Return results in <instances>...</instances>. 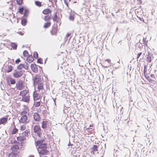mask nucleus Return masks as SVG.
I'll return each instance as SVG.
<instances>
[{"instance_id":"obj_12","label":"nucleus","mask_w":157,"mask_h":157,"mask_svg":"<svg viewBox=\"0 0 157 157\" xmlns=\"http://www.w3.org/2000/svg\"><path fill=\"white\" fill-rule=\"evenodd\" d=\"M13 69V67L11 65H8L7 67H5L4 70H5V71L7 73H9L11 72Z\"/></svg>"},{"instance_id":"obj_31","label":"nucleus","mask_w":157,"mask_h":157,"mask_svg":"<svg viewBox=\"0 0 157 157\" xmlns=\"http://www.w3.org/2000/svg\"><path fill=\"white\" fill-rule=\"evenodd\" d=\"M25 63H20L17 67V69L18 70H23L22 68L25 69Z\"/></svg>"},{"instance_id":"obj_18","label":"nucleus","mask_w":157,"mask_h":157,"mask_svg":"<svg viewBox=\"0 0 157 157\" xmlns=\"http://www.w3.org/2000/svg\"><path fill=\"white\" fill-rule=\"evenodd\" d=\"M19 149V146L18 145L15 144L11 147V149L13 151H17V150Z\"/></svg>"},{"instance_id":"obj_5","label":"nucleus","mask_w":157,"mask_h":157,"mask_svg":"<svg viewBox=\"0 0 157 157\" xmlns=\"http://www.w3.org/2000/svg\"><path fill=\"white\" fill-rule=\"evenodd\" d=\"M37 150L39 155L40 156L42 155H47L49 153V151L47 149L40 150L37 148Z\"/></svg>"},{"instance_id":"obj_61","label":"nucleus","mask_w":157,"mask_h":157,"mask_svg":"<svg viewBox=\"0 0 157 157\" xmlns=\"http://www.w3.org/2000/svg\"><path fill=\"white\" fill-rule=\"evenodd\" d=\"M60 17L58 16L57 21H56V22H59V21H60Z\"/></svg>"},{"instance_id":"obj_23","label":"nucleus","mask_w":157,"mask_h":157,"mask_svg":"<svg viewBox=\"0 0 157 157\" xmlns=\"http://www.w3.org/2000/svg\"><path fill=\"white\" fill-rule=\"evenodd\" d=\"M27 18L22 17L21 18V25L24 26H25L27 23Z\"/></svg>"},{"instance_id":"obj_48","label":"nucleus","mask_w":157,"mask_h":157,"mask_svg":"<svg viewBox=\"0 0 157 157\" xmlns=\"http://www.w3.org/2000/svg\"><path fill=\"white\" fill-rule=\"evenodd\" d=\"M146 78L149 82H151L152 81V79H151L149 76L146 77Z\"/></svg>"},{"instance_id":"obj_62","label":"nucleus","mask_w":157,"mask_h":157,"mask_svg":"<svg viewBox=\"0 0 157 157\" xmlns=\"http://www.w3.org/2000/svg\"><path fill=\"white\" fill-rule=\"evenodd\" d=\"M150 76L151 78H155V75L154 74H151Z\"/></svg>"},{"instance_id":"obj_6","label":"nucleus","mask_w":157,"mask_h":157,"mask_svg":"<svg viewBox=\"0 0 157 157\" xmlns=\"http://www.w3.org/2000/svg\"><path fill=\"white\" fill-rule=\"evenodd\" d=\"M33 96L34 101L39 100L41 97L40 94L37 93V92L35 91L33 92Z\"/></svg>"},{"instance_id":"obj_27","label":"nucleus","mask_w":157,"mask_h":157,"mask_svg":"<svg viewBox=\"0 0 157 157\" xmlns=\"http://www.w3.org/2000/svg\"><path fill=\"white\" fill-rule=\"evenodd\" d=\"M38 149H40V150H41L42 149H45L47 148V144L45 143L43 144H40L39 146H38Z\"/></svg>"},{"instance_id":"obj_50","label":"nucleus","mask_w":157,"mask_h":157,"mask_svg":"<svg viewBox=\"0 0 157 157\" xmlns=\"http://www.w3.org/2000/svg\"><path fill=\"white\" fill-rule=\"evenodd\" d=\"M147 71V66L146 65H144V70L143 71L144 74L146 73Z\"/></svg>"},{"instance_id":"obj_52","label":"nucleus","mask_w":157,"mask_h":157,"mask_svg":"<svg viewBox=\"0 0 157 157\" xmlns=\"http://www.w3.org/2000/svg\"><path fill=\"white\" fill-rule=\"evenodd\" d=\"M64 3L67 6L69 7L68 3L67 0H63Z\"/></svg>"},{"instance_id":"obj_42","label":"nucleus","mask_w":157,"mask_h":157,"mask_svg":"<svg viewBox=\"0 0 157 157\" xmlns=\"http://www.w3.org/2000/svg\"><path fill=\"white\" fill-rule=\"evenodd\" d=\"M37 63H39L40 64H42L43 63V59L42 58H38L37 61Z\"/></svg>"},{"instance_id":"obj_58","label":"nucleus","mask_w":157,"mask_h":157,"mask_svg":"<svg viewBox=\"0 0 157 157\" xmlns=\"http://www.w3.org/2000/svg\"><path fill=\"white\" fill-rule=\"evenodd\" d=\"M137 1L138 2L137 4L140 5L142 3V0H137Z\"/></svg>"},{"instance_id":"obj_40","label":"nucleus","mask_w":157,"mask_h":157,"mask_svg":"<svg viewBox=\"0 0 157 157\" xmlns=\"http://www.w3.org/2000/svg\"><path fill=\"white\" fill-rule=\"evenodd\" d=\"M108 62L109 64L111 65V60L109 59H106L105 60V61H104V65H105V63H106V62Z\"/></svg>"},{"instance_id":"obj_28","label":"nucleus","mask_w":157,"mask_h":157,"mask_svg":"<svg viewBox=\"0 0 157 157\" xmlns=\"http://www.w3.org/2000/svg\"><path fill=\"white\" fill-rule=\"evenodd\" d=\"M37 89L39 91V90L43 89H44V86H43V82H42L40 83L37 84Z\"/></svg>"},{"instance_id":"obj_4","label":"nucleus","mask_w":157,"mask_h":157,"mask_svg":"<svg viewBox=\"0 0 157 157\" xmlns=\"http://www.w3.org/2000/svg\"><path fill=\"white\" fill-rule=\"evenodd\" d=\"M23 78V81H22L21 79H19L16 84V86L17 89L19 90H22L24 88L25 86L24 85V82L25 77L24 76Z\"/></svg>"},{"instance_id":"obj_29","label":"nucleus","mask_w":157,"mask_h":157,"mask_svg":"<svg viewBox=\"0 0 157 157\" xmlns=\"http://www.w3.org/2000/svg\"><path fill=\"white\" fill-rule=\"evenodd\" d=\"M47 121H43L41 122V127L43 129H44L47 127Z\"/></svg>"},{"instance_id":"obj_33","label":"nucleus","mask_w":157,"mask_h":157,"mask_svg":"<svg viewBox=\"0 0 157 157\" xmlns=\"http://www.w3.org/2000/svg\"><path fill=\"white\" fill-rule=\"evenodd\" d=\"M51 25V23L50 22H47L44 24L43 27L45 29H47Z\"/></svg>"},{"instance_id":"obj_53","label":"nucleus","mask_w":157,"mask_h":157,"mask_svg":"<svg viewBox=\"0 0 157 157\" xmlns=\"http://www.w3.org/2000/svg\"><path fill=\"white\" fill-rule=\"evenodd\" d=\"M110 65L109 64V65H107L106 64V63H105V65H104H104H102V67H104V68H108L109 66H110Z\"/></svg>"},{"instance_id":"obj_34","label":"nucleus","mask_w":157,"mask_h":157,"mask_svg":"<svg viewBox=\"0 0 157 157\" xmlns=\"http://www.w3.org/2000/svg\"><path fill=\"white\" fill-rule=\"evenodd\" d=\"M41 101H35L33 103V105L35 107H37L40 106Z\"/></svg>"},{"instance_id":"obj_30","label":"nucleus","mask_w":157,"mask_h":157,"mask_svg":"<svg viewBox=\"0 0 157 157\" xmlns=\"http://www.w3.org/2000/svg\"><path fill=\"white\" fill-rule=\"evenodd\" d=\"M17 140L19 141H22L25 140L26 138L24 136H19L17 137Z\"/></svg>"},{"instance_id":"obj_15","label":"nucleus","mask_w":157,"mask_h":157,"mask_svg":"<svg viewBox=\"0 0 157 157\" xmlns=\"http://www.w3.org/2000/svg\"><path fill=\"white\" fill-rule=\"evenodd\" d=\"M21 154L20 151H13L12 152L10 155L12 157H19Z\"/></svg>"},{"instance_id":"obj_63","label":"nucleus","mask_w":157,"mask_h":157,"mask_svg":"<svg viewBox=\"0 0 157 157\" xmlns=\"http://www.w3.org/2000/svg\"><path fill=\"white\" fill-rule=\"evenodd\" d=\"M72 145V144L71 143L70 141L69 140V143L68 144V146H71Z\"/></svg>"},{"instance_id":"obj_55","label":"nucleus","mask_w":157,"mask_h":157,"mask_svg":"<svg viewBox=\"0 0 157 157\" xmlns=\"http://www.w3.org/2000/svg\"><path fill=\"white\" fill-rule=\"evenodd\" d=\"M142 53V52H140L139 53L137 56V58L138 59L140 57V56H141Z\"/></svg>"},{"instance_id":"obj_11","label":"nucleus","mask_w":157,"mask_h":157,"mask_svg":"<svg viewBox=\"0 0 157 157\" xmlns=\"http://www.w3.org/2000/svg\"><path fill=\"white\" fill-rule=\"evenodd\" d=\"M8 117L7 115L0 118V124H5L7 122Z\"/></svg>"},{"instance_id":"obj_38","label":"nucleus","mask_w":157,"mask_h":157,"mask_svg":"<svg viewBox=\"0 0 157 157\" xmlns=\"http://www.w3.org/2000/svg\"><path fill=\"white\" fill-rule=\"evenodd\" d=\"M51 19V17L50 16H49L48 15L45 16L44 17V20L46 21H48Z\"/></svg>"},{"instance_id":"obj_45","label":"nucleus","mask_w":157,"mask_h":157,"mask_svg":"<svg viewBox=\"0 0 157 157\" xmlns=\"http://www.w3.org/2000/svg\"><path fill=\"white\" fill-rule=\"evenodd\" d=\"M33 59H31V58H29V57H27L26 61L29 63H31L33 61Z\"/></svg>"},{"instance_id":"obj_32","label":"nucleus","mask_w":157,"mask_h":157,"mask_svg":"<svg viewBox=\"0 0 157 157\" xmlns=\"http://www.w3.org/2000/svg\"><path fill=\"white\" fill-rule=\"evenodd\" d=\"M10 46L13 49H17V45L16 43L14 42L11 43Z\"/></svg>"},{"instance_id":"obj_54","label":"nucleus","mask_w":157,"mask_h":157,"mask_svg":"<svg viewBox=\"0 0 157 157\" xmlns=\"http://www.w3.org/2000/svg\"><path fill=\"white\" fill-rule=\"evenodd\" d=\"M24 109L25 110L28 111V108L27 106L25 105H24Z\"/></svg>"},{"instance_id":"obj_10","label":"nucleus","mask_w":157,"mask_h":157,"mask_svg":"<svg viewBox=\"0 0 157 157\" xmlns=\"http://www.w3.org/2000/svg\"><path fill=\"white\" fill-rule=\"evenodd\" d=\"M7 84L8 86H10L11 84H14L16 83V80L15 79L11 78H8L7 79Z\"/></svg>"},{"instance_id":"obj_21","label":"nucleus","mask_w":157,"mask_h":157,"mask_svg":"<svg viewBox=\"0 0 157 157\" xmlns=\"http://www.w3.org/2000/svg\"><path fill=\"white\" fill-rule=\"evenodd\" d=\"M153 54L151 52H148V54L147 57V61L149 63H150L151 61V56Z\"/></svg>"},{"instance_id":"obj_19","label":"nucleus","mask_w":157,"mask_h":157,"mask_svg":"<svg viewBox=\"0 0 157 157\" xmlns=\"http://www.w3.org/2000/svg\"><path fill=\"white\" fill-rule=\"evenodd\" d=\"M34 3L35 5L38 7H40L44 4V3L37 0L35 1Z\"/></svg>"},{"instance_id":"obj_14","label":"nucleus","mask_w":157,"mask_h":157,"mask_svg":"<svg viewBox=\"0 0 157 157\" xmlns=\"http://www.w3.org/2000/svg\"><path fill=\"white\" fill-rule=\"evenodd\" d=\"M45 142V140L44 139L38 140L37 141H36V140H35V144L36 147L37 146H39L40 144H43Z\"/></svg>"},{"instance_id":"obj_39","label":"nucleus","mask_w":157,"mask_h":157,"mask_svg":"<svg viewBox=\"0 0 157 157\" xmlns=\"http://www.w3.org/2000/svg\"><path fill=\"white\" fill-rule=\"evenodd\" d=\"M54 16L53 17V20L54 21H57L58 16L57 15V13L55 12L54 13Z\"/></svg>"},{"instance_id":"obj_16","label":"nucleus","mask_w":157,"mask_h":157,"mask_svg":"<svg viewBox=\"0 0 157 157\" xmlns=\"http://www.w3.org/2000/svg\"><path fill=\"white\" fill-rule=\"evenodd\" d=\"M63 74H65L69 77H71L73 75L74 72L72 71H69L68 70H66L63 72Z\"/></svg>"},{"instance_id":"obj_59","label":"nucleus","mask_w":157,"mask_h":157,"mask_svg":"<svg viewBox=\"0 0 157 157\" xmlns=\"http://www.w3.org/2000/svg\"><path fill=\"white\" fill-rule=\"evenodd\" d=\"M138 17L141 21L144 22V20L142 18Z\"/></svg>"},{"instance_id":"obj_9","label":"nucleus","mask_w":157,"mask_h":157,"mask_svg":"<svg viewBox=\"0 0 157 157\" xmlns=\"http://www.w3.org/2000/svg\"><path fill=\"white\" fill-rule=\"evenodd\" d=\"M57 31V25H54L52 27V30L50 31L52 35H56Z\"/></svg>"},{"instance_id":"obj_13","label":"nucleus","mask_w":157,"mask_h":157,"mask_svg":"<svg viewBox=\"0 0 157 157\" xmlns=\"http://www.w3.org/2000/svg\"><path fill=\"white\" fill-rule=\"evenodd\" d=\"M28 117L25 115H23L22 116L19 120L20 122L25 123L27 122Z\"/></svg>"},{"instance_id":"obj_41","label":"nucleus","mask_w":157,"mask_h":157,"mask_svg":"<svg viewBox=\"0 0 157 157\" xmlns=\"http://www.w3.org/2000/svg\"><path fill=\"white\" fill-rule=\"evenodd\" d=\"M16 2L17 4L18 5H21L23 2L22 0H16Z\"/></svg>"},{"instance_id":"obj_56","label":"nucleus","mask_w":157,"mask_h":157,"mask_svg":"<svg viewBox=\"0 0 157 157\" xmlns=\"http://www.w3.org/2000/svg\"><path fill=\"white\" fill-rule=\"evenodd\" d=\"M146 39V38H143V44H144L145 45H146V44L147 43V42H146L145 40Z\"/></svg>"},{"instance_id":"obj_36","label":"nucleus","mask_w":157,"mask_h":157,"mask_svg":"<svg viewBox=\"0 0 157 157\" xmlns=\"http://www.w3.org/2000/svg\"><path fill=\"white\" fill-rule=\"evenodd\" d=\"M24 8L25 7H24L23 6L20 7H19V12L21 14H23L24 13L23 12V11L24 10Z\"/></svg>"},{"instance_id":"obj_17","label":"nucleus","mask_w":157,"mask_h":157,"mask_svg":"<svg viewBox=\"0 0 157 157\" xmlns=\"http://www.w3.org/2000/svg\"><path fill=\"white\" fill-rule=\"evenodd\" d=\"M98 146L96 145H93L92 147L91 153L94 154V152L98 151Z\"/></svg>"},{"instance_id":"obj_49","label":"nucleus","mask_w":157,"mask_h":157,"mask_svg":"<svg viewBox=\"0 0 157 157\" xmlns=\"http://www.w3.org/2000/svg\"><path fill=\"white\" fill-rule=\"evenodd\" d=\"M25 128V125H21L20 127V130L22 131H24Z\"/></svg>"},{"instance_id":"obj_25","label":"nucleus","mask_w":157,"mask_h":157,"mask_svg":"<svg viewBox=\"0 0 157 157\" xmlns=\"http://www.w3.org/2000/svg\"><path fill=\"white\" fill-rule=\"evenodd\" d=\"M28 92L29 91L28 90H24L21 91L20 92L19 95L20 96H21L22 97L26 96V95H27Z\"/></svg>"},{"instance_id":"obj_24","label":"nucleus","mask_w":157,"mask_h":157,"mask_svg":"<svg viewBox=\"0 0 157 157\" xmlns=\"http://www.w3.org/2000/svg\"><path fill=\"white\" fill-rule=\"evenodd\" d=\"M24 12L23 13L24 15L23 16V17L27 18L28 15L29 10V9L25 7L24 8Z\"/></svg>"},{"instance_id":"obj_3","label":"nucleus","mask_w":157,"mask_h":157,"mask_svg":"<svg viewBox=\"0 0 157 157\" xmlns=\"http://www.w3.org/2000/svg\"><path fill=\"white\" fill-rule=\"evenodd\" d=\"M34 132L39 137H41L42 134V130L41 129L40 127L38 125H35L33 128Z\"/></svg>"},{"instance_id":"obj_8","label":"nucleus","mask_w":157,"mask_h":157,"mask_svg":"<svg viewBox=\"0 0 157 157\" xmlns=\"http://www.w3.org/2000/svg\"><path fill=\"white\" fill-rule=\"evenodd\" d=\"M33 118L35 121L38 122L40 121L41 118L40 114L38 113H33Z\"/></svg>"},{"instance_id":"obj_60","label":"nucleus","mask_w":157,"mask_h":157,"mask_svg":"<svg viewBox=\"0 0 157 157\" xmlns=\"http://www.w3.org/2000/svg\"><path fill=\"white\" fill-rule=\"evenodd\" d=\"M13 61V62H10V63L12 64H14V65H15V63L14 62V59H12Z\"/></svg>"},{"instance_id":"obj_7","label":"nucleus","mask_w":157,"mask_h":157,"mask_svg":"<svg viewBox=\"0 0 157 157\" xmlns=\"http://www.w3.org/2000/svg\"><path fill=\"white\" fill-rule=\"evenodd\" d=\"M38 65L35 63H32L31 65V68L32 71L34 73H37L38 71Z\"/></svg>"},{"instance_id":"obj_47","label":"nucleus","mask_w":157,"mask_h":157,"mask_svg":"<svg viewBox=\"0 0 157 157\" xmlns=\"http://www.w3.org/2000/svg\"><path fill=\"white\" fill-rule=\"evenodd\" d=\"M27 111L25 110H23V111H22L21 112V115H26V114L27 113Z\"/></svg>"},{"instance_id":"obj_43","label":"nucleus","mask_w":157,"mask_h":157,"mask_svg":"<svg viewBox=\"0 0 157 157\" xmlns=\"http://www.w3.org/2000/svg\"><path fill=\"white\" fill-rule=\"evenodd\" d=\"M23 54L24 57H26L28 55V52L27 50H24L23 52Z\"/></svg>"},{"instance_id":"obj_64","label":"nucleus","mask_w":157,"mask_h":157,"mask_svg":"<svg viewBox=\"0 0 157 157\" xmlns=\"http://www.w3.org/2000/svg\"><path fill=\"white\" fill-rule=\"evenodd\" d=\"M150 82L152 83L153 84H155V82L154 80H152V81L151 82Z\"/></svg>"},{"instance_id":"obj_20","label":"nucleus","mask_w":157,"mask_h":157,"mask_svg":"<svg viewBox=\"0 0 157 157\" xmlns=\"http://www.w3.org/2000/svg\"><path fill=\"white\" fill-rule=\"evenodd\" d=\"M29 97V95L22 97L21 101L25 102H29L30 101Z\"/></svg>"},{"instance_id":"obj_35","label":"nucleus","mask_w":157,"mask_h":157,"mask_svg":"<svg viewBox=\"0 0 157 157\" xmlns=\"http://www.w3.org/2000/svg\"><path fill=\"white\" fill-rule=\"evenodd\" d=\"M18 129H17L15 126L11 132V134L12 135L15 134L18 132Z\"/></svg>"},{"instance_id":"obj_1","label":"nucleus","mask_w":157,"mask_h":157,"mask_svg":"<svg viewBox=\"0 0 157 157\" xmlns=\"http://www.w3.org/2000/svg\"><path fill=\"white\" fill-rule=\"evenodd\" d=\"M33 86L34 87L36 86L37 84L43 82L42 80H43V77H41L38 75H36L35 77L33 78Z\"/></svg>"},{"instance_id":"obj_44","label":"nucleus","mask_w":157,"mask_h":157,"mask_svg":"<svg viewBox=\"0 0 157 157\" xmlns=\"http://www.w3.org/2000/svg\"><path fill=\"white\" fill-rule=\"evenodd\" d=\"M69 19L71 21H74L75 18L74 16L73 15L70 14L69 17Z\"/></svg>"},{"instance_id":"obj_57","label":"nucleus","mask_w":157,"mask_h":157,"mask_svg":"<svg viewBox=\"0 0 157 157\" xmlns=\"http://www.w3.org/2000/svg\"><path fill=\"white\" fill-rule=\"evenodd\" d=\"M28 56L27 57H29V58H31V59H33V56H32V54H31V55H28Z\"/></svg>"},{"instance_id":"obj_2","label":"nucleus","mask_w":157,"mask_h":157,"mask_svg":"<svg viewBox=\"0 0 157 157\" xmlns=\"http://www.w3.org/2000/svg\"><path fill=\"white\" fill-rule=\"evenodd\" d=\"M25 71L23 70H15L13 74V76L15 78H18L21 77Z\"/></svg>"},{"instance_id":"obj_26","label":"nucleus","mask_w":157,"mask_h":157,"mask_svg":"<svg viewBox=\"0 0 157 157\" xmlns=\"http://www.w3.org/2000/svg\"><path fill=\"white\" fill-rule=\"evenodd\" d=\"M30 134V130L29 129H27L22 133V136H28Z\"/></svg>"},{"instance_id":"obj_46","label":"nucleus","mask_w":157,"mask_h":157,"mask_svg":"<svg viewBox=\"0 0 157 157\" xmlns=\"http://www.w3.org/2000/svg\"><path fill=\"white\" fill-rule=\"evenodd\" d=\"M29 64L26 62L25 64V69L26 70H28L29 69Z\"/></svg>"},{"instance_id":"obj_51","label":"nucleus","mask_w":157,"mask_h":157,"mask_svg":"<svg viewBox=\"0 0 157 157\" xmlns=\"http://www.w3.org/2000/svg\"><path fill=\"white\" fill-rule=\"evenodd\" d=\"M20 62H21L20 59L19 58H18L15 60V63L16 64H18Z\"/></svg>"},{"instance_id":"obj_22","label":"nucleus","mask_w":157,"mask_h":157,"mask_svg":"<svg viewBox=\"0 0 157 157\" xmlns=\"http://www.w3.org/2000/svg\"><path fill=\"white\" fill-rule=\"evenodd\" d=\"M52 10H51L49 8H47V9L44 10L43 11L42 13L45 15H47L49 13H51Z\"/></svg>"},{"instance_id":"obj_37","label":"nucleus","mask_w":157,"mask_h":157,"mask_svg":"<svg viewBox=\"0 0 157 157\" xmlns=\"http://www.w3.org/2000/svg\"><path fill=\"white\" fill-rule=\"evenodd\" d=\"M33 56L35 59H38V54L36 52H34L33 54Z\"/></svg>"}]
</instances>
